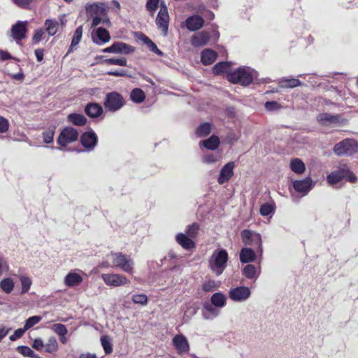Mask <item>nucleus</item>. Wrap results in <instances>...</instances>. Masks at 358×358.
Returning <instances> with one entry per match:
<instances>
[{"label":"nucleus","mask_w":358,"mask_h":358,"mask_svg":"<svg viewBox=\"0 0 358 358\" xmlns=\"http://www.w3.org/2000/svg\"><path fill=\"white\" fill-rule=\"evenodd\" d=\"M17 351L24 357L30 358H38V356L30 348L27 346H19L17 348Z\"/></svg>","instance_id":"09e8293b"},{"label":"nucleus","mask_w":358,"mask_h":358,"mask_svg":"<svg viewBox=\"0 0 358 358\" xmlns=\"http://www.w3.org/2000/svg\"><path fill=\"white\" fill-rule=\"evenodd\" d=\"M258 76V73L248 66L239 67L228 74L231 83L249 85Z\"/></svg>","instance_id":"f257e3e1"},{"label":"nucleus","mask_w":358,"mask_h":358,"mask_svg":"<svg viewBox=\"0 0 358 358\" xmlns=\"http://www.w3.org/2000/svg\"><path fill=\"white\" fill-rule=\"evenodd\" d=\"M85 113L91 117H98L103 113V108L96 103H90L85 108Z\"/></svg>","instance_id":"cd10ccee"},{"label":"nucleus","mask_w":358,"mask_h":358,"mask_svg":"<svg viewBox=\"0 0 358 358\" xmlns=\"http://www.w3.org/2000/svg\"><path fill=\"white\" fill-rule=\"evenodd\" d=\"M131 300L136 304L145 305L148 301V297L145 294H134L131 296Z\"/></svg>","instance_id":"5fc2aeb1"},{"label":"nucleus","mask_w":358,"mask_h":358,"mask_svg":"<svg viewBox=\"0 0 358 358\" xmlns=\"http://www.w3.org/2000/svg\"><path fill=\"white\" fill-rule=\"evenodd\" d=\"M220 314V310L210 302H205L201 308V315L205 320H213Z\"/></svg>","instance_id":"dca6fc26"},{"label":"nucleus","mask_w":358,"mask_h":358,"mask_svg":"<svg viewBox=\"0 0 358 358\" xmlns=\"http://www.w3.org/2000/svg\"><path fill=\"white\" fill-rule=\"evenodd\" d=\"M234 167L235 163L234 162H229L221 169L217 178V182L220 185H222L231 179L234 175Z\"/></svg>","instance_id":"a211bd4d"},{"label":"nucleus","mask_w":358,"mask_h":358,"mask_svg":"<svg viewBox=\"0 0 358 358\" xmlns=\"http://www.w3.org/2000/svg\"><path fill=\"white\" fill-rule=\"evenodd\" d=\"M44 25L45 27V31L49 36H54L58 31L59 27V23L56 20L47 19L45 21Z\"/></svg>","instance_id":"473e14b6"},{"label":"nucleus","mask_w":358,"mask_h":358,"mask_svg":"<svg viewBox=\"0 0 358 358\" xmlns=\"http://www.w3.org/2000/svg\"><path fill=\"white\" fill-rule=\"evenodd\" d=\"M55 134V130L54 129H49L42 134L43 141L45 143H50L53 141Z\"/></svg>","instance_id":"6e6d98bb"},{"label":"nucleus","mask_w":358,"mask_h":358,"mask_svg":"<svg viewBox=\"0 0 358 358\" xmlns=\"http://www.w3.org/2000/svg\"><path fill=\"white\" fill-rule=\"evenodd\" d=\"M313 181L310 178H306L303 180H296L292 181V187L294 189L301 194L306 196L313 187Z\"/></svg>","instance_id":"ddd939ff"},{"label":"nucleus","mask_w":358,"mask_h":358,"mask_svg":"<svg viewBox=\"0 0 358 358\" xmlns=\"http://www.w3.org/2000/svg\"><path fill=\"white\" fill-rule=\"evenodd\" d=\"M212 129V124L208 122L201 124L196 129V135L199 137H205L210 134Z\"/></svg>","instance_id":"4c0bfd02"},{"label":"nucleus","mask_w":358,"mask_h":358,"mask_svg":"<svg viewBox=\"0 0 358 358\" xmlns=\"http://www.w3.org/2000/svg\"><path fill=\"white\" fill-rule=\"evenodd\" d=\"M243 242L246 245L256 248L257 253L262 255L263 252L262 240L259 234L248 229H244L241 233Z\"/></svg>","instance_id":"39448f33"},{"label":"nucleus","mask_w":358,"mask_h":358,"mask_svg":"<svg viewBox=\"0 0 358 358\" xmlns=\"http://www.w3.org/2000/svg\"><path fill=\"white\" fill-rule=\"evenodd\" d=\"M266 110L272 111L280 108V104L276 101H267L265 103Z\"/></svg>","instance_id":"0e129e2a"},{"label":"nucleus","mask_w":358,"mask_h":358,"mask_svg":"<svg viewBox=\"0 0 358 358\" xmlns=\"http://www.w3.org/2000/svg\"><path fill=\"white\" fill-rule=\"evenodd\" d=\"M146 8L151 15H153L157 9V0H148L146 3Z\"/></svg>","instance_id":"e2e57ef3"},{"label":"nucleus","mask_w":358,"mask_h":358,"mask_svg":"<svg viewBox=\"0 0 358 358\" xmlns=\"http://www.w3.org/2000/svg\"><path fill=\"white\" fill-rule=\"evenodd\" d=\"M173 344L179 355L187 353L189 350V342L182 334L176 335L173 338Z\"/></svg>","instance_id":"f3484780"},{"label":"nucleus","mask_w":358,"mask_h":358,"mask_svg":"<svg viewBox=\"0 0 358 358\" xmlns=\"http://www.w3.org/2000/svg\"><path fill=\"white\" fill-rule=\"evenodd\" d=\"M217 54L211 49H205L201 53V62L204 65L213 64L217 59Z\"/></svg>","instance_id":"bb28decb"},{"label":"nucleus","mask_w":358,"mask_h":358,"mask_svg":"<svg viewBox=\"0 0 358 358\" xmlns=\"http://www.w3.org/2000/svg\"><path fill=\"white\" fill-rule=\"evenodd\" d=\"M251 296V291L246 286H238L229 292V299L234 302L246 301Z\"/></svg>","instance_id":"1a4fd4ad"},{"label":"nucleus","mask_w":358,"mask_h":358,"mask_svg":"<svg viewBox=\"0 0 358 358\" xmlns=\"http://www.w3.org/2000/svg\"><path fill=\"white\" fill-rule=\"evenodd\" d=\"M103 64L106 65H117L120 66H127V61L125 58H109L103 61Z\"/></svg>","instance_id":"c03bdc74"},{"label":"nucleus","mask_w":358,"mask_h":358,"mask_svg":"<svg viewBox=\"0 0 358 358\" xmlns=\"http://www.w3.org/2000/svg\"><path fill=\"white\" fill-rule=\"evenodd\" d=\"M302 85V82L296 78H284L279 81V86L281 88H294Z\"/></svg>","instance_id":"72a5a7b5"},{"label":"nucleus","mask_w":358,"mask_h":358,"mask_svg":"<svg viewBox=\"0 0 358 358\" xmlns=\"http://www.w3.org/2000/svg\"><path fill=\"white\" fill-rule=\"evenodd\" d=\"M107 6L105 3H96L90 5L86 8L87 14L90 16L107 17L106 11Z\"/></svg>","instance_id":"412c9836"},{"label":"nucleus","mask_w":358,"mask_h":358,"mask_svg":"<svg viewBox=\"0 0 358 358\" xmlns=\"http://www.w3.org/2000/svg\"><path fill=\"white\" fill-rule=\"evenodd\" d=\"M45 351L49 353L56 352L58 349V343L55 337H50L45 345Z\"/></svg>","instance_id":"de8ad7c7"},{"label":"nucleus","mask_w":358,"mask_h":358,"mask_svg":"<svg viewBox=\"0 0 358 358\" xmlns=\"http://www.w3.org/2000/svg\"><path fill=\"white\" fill-rule=\"evenodd\" d=\"M209 39V33L206 31H202L192 36L191 43L194 47H201L206 45Z\"/></svg>","instance_id":"5701e85b"},{"label":"nucleus","mask_w":358,"mask_h":358,"mask_svg":"<svg viewBox=\"0 0 358 358\" xmlns=\"http://www.w3.org/2000/svg\"><path fill=\"white\" fill-rule=\"evenodd\" d=\"M160 9L158 11V27L162 29L164 36H166L169 29V15L164 1L158 0Z\"/></svg>","instance_id":"9d476101"},{"label":"nucleus","mask_w":358,"mask_h":358,"mask_svg":"<svg viewBox=\"0 0 358 358\" xmlns=\"http://www.w3.org/2000/svg\"><path fill=\"white\" fill-rule=\"evenodd\" d=\"M1 289L6 293H10L14 288V282L10 278H3L0 282Z\"/></svg>","instance_id":"a19ab883"},{"label":"nucleus","mask_w":358,"mask_h":358,"mask_svg":"<svg viewBox=\"0 0 358 358\" xmlns=\"http://www.w3.org/2000/svg\"><path fill=\"white\" fill-rule=\"evenodd\" d=\"M67 119L70 122L77 126H83L87 122L86 117L83 115L78 113L69 114Z\"/></svg>","instance_id":"c9c22d12"},{"label":"nucleus","mask_w":358,"mask_h":358,"mask_svg":"<svg viewBox=\"0 0 358 358\" xmlns=\"http://www.w3.org/2000/svg\"><path fill=\"white\" fill-rule=\"evenodd\" d=\"M13 3L22 8H28L33 0H12Z\"/></svg>","instance_id":"bf43d9fd"},{"label":"nucleus","mask_w":358,"mask_h":358,"mask_svg":"<svg viewBox=\"0 0 358 358\" xmlns=\"http://www.w3.org/2000/svg\"><path fill=\"white\" fill-rule=\"evenodd\" d=\"M98 267H99V268H110V267L113 268L112 262H111V261L110 259H108L107 258V255L106 256V259H104L102 262H101L99 263Z\"/></svg>","instance_id":"338daca9"},{"label":"nucleus","mask_w":358,"mask_h":358,"mask_svg":"<svg viewBox=\"0 0 358 358\" xmlns=\"http://www.w3.org/2000/svg\"><path fill=\"white\" fill-rule=\"evenodd\" d=\"M177 243L185 250H189L195 248V243L187 235L178 233L176 236Z\"/></svg>","instance_id":"393cba45"},{"label":"nucleus","mask_w":358,"mask_h":358,"mask_svg":"<svg viewBox=\"0 0 358 358\" xmlns=\"http://www.w3.org/2000/svg\"><path fill=\"white\" fill-rule=\"evenodd\" d=\"M289 167L293 172L297 174H302L306 170L305 164L299 158L292 159L290 161Z\"/></svg>","instance_id":"7c9ffc66"},{"label":"nucleus","mask_w":358,"mask_h":358,"mask_svg":"<svg viewBox=\"0 0 358 358\" xmlns=\"http://www.w3.org/2000/svg\"><path fill=\"white\" fill-rule=\"evenodd\" d=\"M125 104L123 96L116 92H112L108 93L106 96L104 106L110 112H116L121 109Z\"/></svg>","instance_id":"0eeeda50"},{"label":"nucleus","mask_w":358,"mask_h":358,"mask_svg":"<svg viewBox=\"0 0 358 358\" xmlns=\"http://www.w3.org/2000/svg\"><path fill=\"white\" fill-rule=\"evenodd\" d=\"M82 274H83V272L80 269L71 270L66 274L64 279V285L69 287L80 285L83 281Z\"/></svg>","instance_id":"4468645a"},{"label":"nucleus","mask_w":358,"mask_h":358,"mask_svg":"<svg viewBox=\"0 0 358 358\" xmlns=\"http://www.w3.org/2000/svg\"><path fill=\"white\" fill-rule=\"evenodd\" d=\"M52 330L59 336H66L67 334L66 327L62 324H55L51 327Z\"/></svg>","instance_id":"864d4df0"},{"label":"nucleus","mask_w":358,"mask_h":358,"mask_svg":"<svg viewBox=\"0 0 358 358\" xmlns=\"http://www.w3.org/2000/svg\"><path fill=\"white\" fill-rule=\"evenodd\" d=\"M115 53L129 54L134 52V47L123 42H115Z\"/></svg>","instance_id":"2f4dec72"},{"label":"nucleus","mask_w":358,"mask_h":358,"mask_svg":"<svg viewBox=\"0 0 358 358\" xmlns=\"http://www.w3.org/2000/svg\"><path fill=\"white\" fill-rule=\"evenodd\" d=\"M255 251L249 248H243L240 252V261L242 263L252 262L255 259Z\"/></svg>","instance_id":"c85d7f7f"},{"label":"nucleus","mask_w":358,"mask_h":358,"mask_svg":"<svg viewBox=\"0 0 358 358\" xmlns=\"http://www.w3.org/2000/svg\"><path fill=\"white\" fill-rule=\"evenodd\" d=\"M107 258L111 261L113 268H120L130 275L134 273V261L130 256L122 252H110Z\"/></svg>","instance_id":"f03ea898"},{"label":"nucleus","mask_w":358,"mask_h":358,"mask_svg":"<svg viewBox=\"0 0 358 358\" xmlns=\"http://www.w3.org/2000/svg\"><path fill=\"white\" fill-rule=\"evenodd\" d=\"M358 150L357 143L352 138H346L336 144L334 152L339 156H350L355 154Z\"/></svg>","instance_id":"423d86ee"},{"label":"nucleus","mask_w":358,"mask_h":358,"mask_svg":"<svg viewBox=\"0 0 358 358\" xmlns=\"http://www.w3.org/2000/svg\"><path fill=\"white\" fill-rule=\"evenodd\" d=\"M275 208L274 203H266L261 206L259 212L262 216H268L274 213Z\"/></svg>","instance_id":"79ce46f5"},{"label":"nucleus","mask_w":358,"mask_h":358,"mask_svg":"<svg viewBox=\"0 0 358 358\" xmlns=\"http://www.w3.org/2000/svg\"><path fill=\"white\" fill-rule=\"evenodd\" d=\"M199 144L200 147L203 146L208 150H214L219 146L220 139L217 136L213 135L209 138L201 141Z\"/></svg>","instance_id":"c756f323"},{"label":"nucleus","mask_w":358,"mask_h":358,"mask_svg":"<svg viewBox=\"0 0 358 358\" xmlns=\"http://www.w3.org/2000/svg\"><path fill=\"white\" fill-rule=\"evenodd\" d=\"M44 33L45 31L42 29H36L32 38L34 43H38L41 41Z\"/></svg>","instance_id":"680f3d73"},{"label":"nucleus","mask_w":358,"mask_h":358,"mask_svg":"<svg viewBox=\"0 0 358 358\" xmlns=\"http://www.w3.org/2000/svg\"><path fill=\"white\" fill-rule=\"evenodd\" d=\"M101 343L106 354L108 355L113 352V345L111 339L108 336H103L101 337Z\"/></svg>","instance_id":"37998d69"},{"label":"nucleus","mask_w":358,"mask_h":358,"mask_svg":"<svg viewBox=\"0 0 358 358\" xmlns=\"http://www.w3.org/2000/svg\"><path fill=\"white\" fill-rule=\"evenodd\" d=\"M20 280L22 285L21 294H25L30 289L32 280L29 277L26 275H20Z\"/></svg>","instance_id":"49530a36"},{"label":"nucleus","mask_w":358,"mask_h":358,"mask_svg":"<svg viewBox=\"0 0 358 358\" xmlns=\"http://www.w3.org/2000/svg\"><path fill=\"white\" fill-rule=\"evenodd\" d=\"M93 17L92 22V27H96L100 23L103 24H108L109 23V19L108 17H101L99 16H92Z\"/></svg>","instance_id":"13d9d810"},{"label":"nucleus","mask_w":358,"mask_h":358,"mask_svg":"<svg viewBox=\"0 0 358 358\" xmlns=\"http://www.w3.org/2000/svg\"><path fill=\"white\" fill-rule=\"evenodd\" d=\"M242 273L246 278L255 281L261 273V268L253 264H248L243 268Z\"/></svg>","instance_id":"b1692460"},{"label":"nucleus","mask_w":358,"mask_h":358,"mask_svg":"<svg viewBox=\"0 0 358 358\" xmlns=\"http://www.w3.org/2000/svg\"><path fill=\"white\" fill-rule=\"evenodd\" d=\"M27 21H17L12 27V36L16 41H20L26 36Z\"/></svg>","instance_id":"6ab92c4d"},{"label":"nucleus","mask_w":358,"mask_h":358,"mask_svg":"<svg viewBox=\"0 0 358 358\" xmlns=\"http://www.w3.org/2000/svg\"><path fill=\"white\" fill-rule=\"evenodd\" d=\"M27 330L24 328H20L16 329L13 334L10 335L9 338L12 341H15L17 339L21 338Z\"/></svg>","instance_id":"052dcab7"},{"label":"nucleus","mask_w":358,"mask_h":358,"mask_svg":"<svg viewBox=\"0 0 358 358\" xmlns=\"http://www.w3.org/2000/svg\"><path fill=\"white\" fill-rule=\"evenodd\" d=\"M345 178L350 182L356 181V177L345 164L340 165L336 170L331 172L327 177V182L331 185L336 184Z\"/></svg>","instance_id":"20e7f679"},{"label":"nucleus","mask_w":358,"mask_h":358,"mask_svg":"<svg viewBox=\"0 0 358 358\" xmlns=\"http://www.w3.org/2000/svg\"><path fill=\"white\" fill-rule=\"evenodd\" d=\"M228 259V252L226 250H215L209 259V267L213 273L219 276L226 268Z\"/></svg>","instance_id":"7ed1b4c3"},{"label":"nucleus","mask_w":358,"mask_h":358,"mask_svg":"<svg viewBox=\"0 0 358 358\" xmlns=\"http://www.w3.org/2000/svg\"><path fill=\"white\" fill-rule=\"evenodd\" d=\"M186 27L187 29L191 31H194L201 29L204 24V20L202 17L198 15H194L189 17L186 20Z\"/></svg>","instance_id":"4be33fe9"},{"label":"nucleus","mask_w":358,"mask_h":358,"mask_svg":"<svg viewBox=\"0 0 358 358\" xmlns=\"http://www.w3.org/2000/svg\"><path fill=\"white\" fill-rule=\"evenodd\" d=\"M78 138V131L71 127H67L64 128L60 133L57 143L64 147L68 144L71 143L76 141Z\"/></svg>","instance_id":"9b49d317"},{"label":"nucleus","mask_w":358,"mask_h":358,"mask_svg":"<svg viewBox=\"0 0 358 358\" xmlns=\"http://www.w3.org/2000/svg\"><path fill=\"white\" fill-rule=\"evenodd\" d=\"M130 99L135 103H141L145 99V92L140 88H134L130 92Z\"/></svg>","instance_id":"f704fd0d"},{"label":"nucleus","mask_w":358,"mask_h":358,"mask_svg":"<svg viewBox=\"0 0 358 358\" xmlns=\"http://www.w3.org/2000/svg\"><path fill=\"white\" fill-rule=\"evenodd\" d=\"M199 230V225L196 223H193L187 227L186 234L189 238H194L197 235Z\"/></svg>","instance_id":"3c124183"},{"label":"nucleus","mask_w":358,"mask_h":358,"mask_svg":"<svg viewBox=\"0 0 358 358\" xmlns=\"http://www.w3.org/2000/svg\"><path fill=\"white\" fill-rule=\"evenodd\" d=\"M92 41L94 43L101 45L110 40L108 31L103 28L99 27L92 34Z\"/></svg>","instance_id":"aec40b11"},{"label":"nucleus","mask_w":358,"mask_h":358,"mask_svg":"<svg viewBox=\"0 0 358 358\" xmlns=\"http://www.w3.org/2000/svg\"><path fill=\"white\" fill-rule=\"evenodd\" d=\"M45 347L42 339L36 338L34 341L32 348L36 350H41Z\"/></svg>","instance_id":"69168bd1"},{"label":"nucleus","mask_w":358,"mask_h":358,"mask_svg":"<svg viewBox=\"0 0 358 358\" xmlns=\"http://www.w3.org/2000/svg\"><path fill=\"white\" fill-rule=\"evenodd\" d=\"M136 37L137 40L145 44L152 52L157 53V45L148 36L142 33H136Z\"/></svg>","instance_id":"ea45409f"},{"label":"nucleus","mask_w":358,"mask_h":358,"mask_svg":"<svg viewBox=\"0 0 358 358\" xmlns=\"http://www.w3.org/2000/svg\"><path fill=\"white\" fill-rule=\"evenodd\" d=\"M83 36V27L82 26L78 27L73 36L71 47L73 48L76 46L80 41Z\"/></svg>","instance_id":"8fccbe9b"},{"label":"nucleus","mask_w":358,"mask_h":358,"mask_svg":"<svg viewBox=\"0 0 358 358\" xmlns=\"http://www.w3.org/2000/svg\"><path fill=\"white\" fill-rule=\"evenodd\" d=\"M221 155L219 153L205 154L201 157V161L205 164H213L220 161Z\"/></svg>","instance_id":"e433bc0d"},{"label":"nucleus","mask_w":358,"mask_h":358,"mask_svg":"<svg viewBox=\"0 0 358 358\" xmlns=\"http://www.w3.org/2000/svg\"><path fill=\"white\" fill-rule=\"evenodd\" d=\"M227 296L221 292L214 293L210 297V303L219 310L224 308L227 304Z\"/></svg>","instance_id":"a878e982"},{"label":"nucleus","mask_w":358,"mask_h":358,"mask_svg":"<svg viewBox=\"0 0 358 358\" xmlns=\"http://www.w3.org/2000/svg\"><path fill=\"white\" fill-rule=\"evenodd\" d=\"M38 62H41L43 59L44 50L42 48L36 49L34 51Z\"/></svg>","instance_id":"774afa93"},{"label":"nucleus","mask_w":358,"mask_h":358,"mask_svg":"<svg viewBox=\"0 0 358 358\" xmlns=\"http://www.w3.org/2000/svg\"><path fill=\"white\" fill-rule=\"evenodd\" d=\"M317 120L321 125L324 127H336L341 125L343 122L341 115H333L327 113H323L318 115Z\"/></svg>","instance_id":"f8f14e48"},{"label":"nucleus","mask_w":358,"mask_h":358,"mask_svg":"<svg viewBox=\"0 0 358 358\" xmlns=\"http://www.w3.org/2000/svg\"><path fill=\"white\" fill-rule=\"evenodd\" d=\"M220 285V282L213 280H208L203 282L202 287L203 291L209 292L217 289Z\"/></svg>","instance_id":"a18cd8bd"},{"label":"nucleus","mask_w":358,"mask_h":358,"mask_svg":"<svg viewBox=\"0 0 358 358\" xmlns=\"http://www.w3.org/2000/svg\"><path fill=\"white\" fill-rule=\"evenodd\" d=\"M82 145L87 149L88 152L92 151L97 144L98 138L95 132L93 131L84 133L80 138Z\"/></svg>","instance_id":"2eb2a0df"},{"label":"nucleus","mask_w":358,"mask_h":358,"mask_svg":"<svg viewBox=\"0 0 358 358\" xmlns=\"http://www.w3.org/2000/svg\"><path fill=\"white\" fill-rule=\"evenodd\" d=\"M41 319L42 317L38 315H34L29 317L25 322L24 328L26 330H28L29 329L34 327L35 324H38L41 320Z\"/></svg>","instance_id":"603ef678"},{"label":"nucleus","mask_w":358,"mask_h":358,"mask_svg":"<svg viewBox=\"0 0 358 358\" xmlns=\"http://www.w3.org/2000/svg\"><path fill=\"white\" fill-rule=\"evenodd\" d=\"M101 277L104 283L109 287H117L127 285L130 283L129 280L120 273H102Z\"/></svg>","instance_id":"6e6552de"},{"label":"nucleus","mask_w":358,"mask_h":358,"mask_svg":"<svg viewBox=\"0 0 358 358\" xmlns=\"http://www.w3.org/2000/svg\"><path fill=\"white\" fill-rule=\"evenodd\" d=\"M10 127L9 121L4 117L0 116V134L7 132Z\"/></svg>","instance_id":"4d7b16f0"},{"label":"nucleus","mask_w":358,"mask_h":358,"mask_svg":"<svg viewBox=\"0 0 358 358\" xmlns=\"http://www.w3.org/2000/svg\"><path fill=\"white\" fill-rule=\"evenodd\" d=\"M230 69V64L228 62H221L217 63L213 69V73L216 75H221L228 73Z\"/></svg>","instance_id":"58836bf2"}]
</instances>
